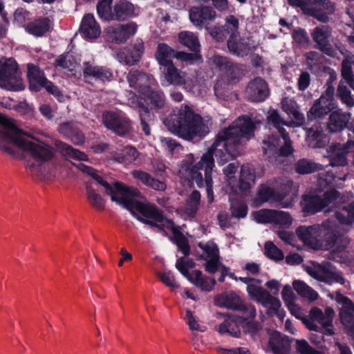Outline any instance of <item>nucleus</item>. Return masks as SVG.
<instances>
[{
    "label": "nucleus",
    "instance_id": "nucleus-20",
    "mask_svg": "<svg viewBox=\"0 0 354 354\" xmlns=\"http://www.w3.org/2000/svg\"><path fill=\"white\" fill-rule=\"evenodd\" d=\"M102 121L107 129L120 136L125 135L130 129V121L120 113L105 112L102 115Z\"/></svg>",
    "mask_w": 354,
    "mask_h": 354
},
{
    "label": "nucleus",
    "instance_id": "nucleus-31",
    "mask_svg": "<svg viewBox=\"0 0 354 354\" xmlns=\"http://www.w3.org/2000/svg\"><path fill=\"white\" fill-rule=\"evenodd\" d=\"M351 118V113L342 112L340 110L333 111L329 117L328 128L331 132H338L343 130Z\"/></svg>",
    "mask_w": 354,
    "mask_h": 354
},
{
    "label": "nucleus",
    "instance_id": "nucleus-27",
    "mask_svg": "<svg viewBox=\"0 0 354 354\" xmlns=\"http://www.w3.org/2000/svg\"><path fill=\"white\" fill-rule=\"evenodd\" d=\"M216 303L221 307L236 310L246 309L245 303L241 297L234 292H225L216 299Z\"/></svg>",
    "mask_w": 354,
    "mask_h": 354
},
{
    "label": "nucleus",
    "instance_id": "nucleus-39",
    "mask_svg": "<svg viewBox=\"0 0 354 354\" xmlns=\"http://www.w3.org/2000/svg\"><path fill=\"white\" fill-rule=\"evenodd\" d=\"M322 128L319 124L313 125L307 130L306 141L312 148H321L325 145L323 140Z\"/></svg>",
    "mask_w": 354,
    "mask_h": 354
},
{
    "label": "nucleus",
    "instance_id": "nucleus-22",
    "mask_svg": "<svg viewBox=\"0 0 354 354\" xmlns=\"http://www.w3.org/2000/svg\"><path fill=\"white\" fill-rule=\"evenodd\" d=\"M285 194H279L277 190L266 185H261L257 193V201L259 203L269 202L270 203H278L283 208L292 207V202H284Z\"/></svg>",
    "mask_w": 354,
    "mask_h": 354
},
{
    "label": "nucleus",
    "instance_id": "nucleus-40",
    "mask_svg": "<svg viewBox=\"0 0 354 354\" xmlns=\"http://www.w3.org/2000/svg\"><path fill=\"white\" fill-rule=\"evenodd\" d=\"M255 174L248 165L241 167L239 179V189L243 193H246L254 184Z\"/></svg>",
    "mask_w": 354,
    "mask_h": 354
},
{
    "label": "nucleus",
    "instance_id": "nucleus-60",
    "mask_svg": "<svg viewBox=\"0 0 354 354\" xmlns=\"http://www.w3.org/2000/svg\"><path fill=\"white\" fill-rule=\"evenodd\" d=\"M195 266L194 262L192 259H185L184 257L179 258L176 263V269L187 279L191 275L189 268H192Z\"/></svg>",
    "mask_w": 354,
    "mask_h": 354
},
{
    "label": "nucleus",
    "instance_id": "nucleus-54",
    "mask_svg": "<svg viewBox=\"0 0 354 354\" xmlns=\"http://www.w3.org/2000/svg\"><path fill=\"white\" fill-rule=\"evenodd\" d=\"M113 0H100L97 6V10L99 17L104 21L113 19V12L112 5Z\"/></svg>",
    "mask_w": 354,
    "mask_h": 354
},
{
    "label": "nucleus",
    "instance_id": "nucleus-29",
    "mask_svg": "<svg viewBox=\"0 0 354 354\" xmlns=\"http://www.w3.org/2000/svg\"><path fill=\"white\" fill-rule=\"evenodd\" d=\"M80 31L88 39H95L101 32L100 26L97 24L93 15L91 14H87L83 17Z\"/></svg>",
    "mask_w": 354,
    "mask_h": 354
},
{
    "label": "nucleus",
    "instance_id": "nucleus-49",
    "mask_svg": "<svg viewBox=\"0 0 354 354\" xmlns=\"http://www.w3.org/2000/svg\"><path fill=\"white\" fill-rule=\"evenodd\" d=\"M75 165L79 170L91 176L98 184L102 185L105 189L106 194L110 190L112 185L109 184L105 180H104V178L98 174L95 169L83 163H79Z\"/></svg>",
    "mask_w": 354,
    "mask_h": 354
},
{
    "label": "nucleus",
    "instance_id": "nucleus-37",
    "mask_svg": "<svg viewBox=\"0 0 354 354\" xmlns=\"http://www.w3.org/2000/svg\"><path fill=\"white\" fill-rule=\"evenodd\" d=\"M132 30L133 28L130 24L118 25L110 27L108 29V32L113 41L116 43H122L130 37Z\"/></svg>",
    "mask_w": 354,
    "mask_h": 354
},
{
    "label": "nucleus",
    "instance_id": "nucleus-62",
    "mask_svg": "<svg viewBox=\"0 0 354 354\" xmlns=\"http://www.w3.org/2000/svg\"><path fill=\"white\" fill-rule=\"evenodd\" d=\"M214 93L218 99L227 100L229 98L227 84L223 80H218L214 86Z\"/></svg>",
    "mask_w": 354,
    "mask_h": 354
},
{
    "label": "nucleus",
    "instance_id": "nucleus-43",
    "mask_svg": "<svg viewBox=\"0 0 354 354\" xmlns=\"http://www.w3.org/2000/svg\"><path fill=\"white\" fill-rule=\"evenodd\" d=\"M335 217L340 224L351 227L354 223V201L336 212Z\"/></svg>",
    "mask_w": 354,
    "mask_h": 354
},
{
    "label": "nucleus",
    "instance_id": "nucleus-12",
    "mask_svg": "<svg viewBox=\"0 0 354 354\" xmlns=\"http://www.w3.org/2000/svg\"><path fill=\"white\" fill-rule=\"evenodd\" d=\"M334 315L335 312L330 307L326 308L324 311L317 307L313 308L309 314L310 320L306 322V326L311 330L321 331L326 335H332L334 333Z\"/></svg>",
    "mask_w": 354,
    "mask_h": 354
},
{
    "label": "nucleus",
    "instance_id": "nucleus-51",
    "mask_svg": "<svg viewBox=\"0 0 354 354\" xmlns=\"http://www.w3.org/2000/svg\"><path fill=\"white\" fill-rule=\"evenodd\" d=\"M333 226L331 235L333 236L334 242L330 244L329 240H326L325 248L328 249L336 246L338 250H344L348 245L349 239L347 236H339L336 234L337 225L334 221H333Z\"/></svg>",
    "mask_w": 354,
    "mask_h": 354
},
{
    "label": "nucleus",
    "instance_id": "nucleus-9",
    "mask_svg": "<svg viewBox=\"0 0 354 354\" xmlns=\"http://www.w3.org/2000/svg\"><path fill=\"white\" fill-rule=\"evenodd\" d=\"M239 280L247 284V292L252 299L261 303L264 307H269L271 312L277 313L281 307L279 299L254 283H261V280L250 277H239Z\"/></svg>",
    "mask_w": 354,
    "mask_h": 354
},
{
    "label": "nucleus",
    "instance_id": "nucleus-34",
    "mask_svg": "<svg viewBox=\"0 0 354 354\" xmlns=\"http://www.w3.org/2000/svg\"><path fill=\"white\" fill-rule=\"evenodd\" d=\"M227 48L231 53L241 57L247 56L251 51L255 50L254 46L251 47L243 39L237 40L236 37L229 38Z\"/></svg>",
    "mask_w": 354,
    "mask_h": 354
},
{
    "label": "nucleus",
    "instance_id": "nucleus-50",
    "mask_svg": "<svg viewBox=\"0 0 354 354\" xmlns=\"http://www.w3.org/2000/svg\"><path fill=\"white\" fill-rule=\"evenodd\" d=\"M293 288L298 295L309 301H315L318 297L317 292L301 281H295Z\"/></svg>",
    "mask_w": 354,
    "mask_h": 354
},
{
    "label": "nucleus",
    "instance_id": "nucleus-38",
    "mask_svg": "<svg viewBox=\"0 0 354 354\" xmlns=\"http://www.w3.org/2000/svg\"><path fill=\"white\" fill-rule=\"evenodd\" d=\"M281 108L290 118L295 120L297 123L301 124L304 120V115L300 113L296 102L289 97H283L281 102Z\"/></svg>",
    "mask_w": 354,
    "mask_h": 354
},
{
    "label": "nucleus",
    "instance_id": "nucleus-61",
    "mask_svg": "<svg viewBox=\"0 0 354 354\" xmlns=\"http://www.w3.org/2000/svg\"><path fill=\"white\" fill-rule=\"evenodd\" d=\"M281 295L283 299L287 304V306L290 310H292L294 308H297V305L294 302L295 294L290 286H285L282 290Z\"/></svg>",
    "mask_w": 354,
    "mask_h": 354
},
{
    "label": "nucleus",
    "instance_id": "nucleus-1",
    "mask_svg": "<svg viewBox=\"0 0 354 354\" xmlns=\"http://www.w3.org/2000/svg\"><path fill=\"white\" fill-rule=\"evenodd\" d=\"M255 122L246 115L240 116L227 128L220 131L208 151L198 162H195L194 155L187 156L180 169L179 176L183 183L192 186L195 183L198 187L203 186L201 172L205 169V183L207 199L209 203L214 201L212 173L214 167V156L218 164L223 165L230 158H235L243 153L246 141L254 136Z\"/></svg>",
    "mask_w": 354,
    "mask_h": 354
},
{
    "label": "nucleus",
    "instance_id": "nucleus-63",
    "mask_svg": "<svg viewBox=\"0 0 354 354\" xmlns=\"http://www.w3.org/2000/svg\"><path fill=\"white\" fill-rule=\"evenodd\" d=\"M56 66L62 68H66L72 71L75 67L76 63L73 61L72 56L69 54L62 55L56 60Z\"/></svg>",
    "mask_w": 354,
    "mask_h": 354
},
{
    "label": "nucleus",
    "instance_id": "nucleus-35",
    "mask_svg": "<svg viewBox=\"0 0 354 354\" xmlns=\"http://www.w3.org/2000/svg\"><path fill=\"white\" fill-rule=\"evenodd\" d=\"M113 20L125 21L131 16L133 6L127 0H118L113 6Z\"/></svg>",
    "mask_w": 354,
    "mask_h": 354
},
{
    "label": "nucleus",
    "instance_id": "nucleus-18",
    "mask_svg": "<svg viewBox=\"0 0 354 354\" xmlns=\"http://www.w3.org/2000/svg\"><path fill=\"white\" fill-rule=\"evenodd\" d=\"M255 219L258 223H275L283 227L290 226L292 222V218L288 212L268 209L256 212Z\"/></svg>",
    "mask_w": 354,
    "mask_h": 354
},
{
    "label": "nucleus",
    "instance_id": "nucleus-28",
    "mask_svg": "<svg viewBox=\"0 0 354 354\" xmlns=\"http://www.w3.org/2000/svg\"><path fill=\"white\" fill-rule=\"evenodd\" d=\"M268 345L274 354H290V343L287 337L274 333L269 339Z\"/></svg>",
    "mask_w": 354,
    "mask_h": 354
},
{
    "label": "nucleus",
    "instance_id": "nucleus-16",
    "mask_svg": "<svg viewBox=\"0 0 354 354\" xmlns=\"http://www.w3.org/2000/svg\"><path fill=\"white\" fill-rule=\"evenodd\" d=\"M27 76L30 90L39 91L42 88H45L48 93L53 95L57 97L59 95L60 92L57 87L46 78L44 72L37 66L28 64Z\"/></svg>",
    "mask_w": 354,
    "mask_h": 354
},
{
    "label": "nucleus",
    "instance_id": "nucleus-15",
    "mask_svg": "<svg viewBox=\"0 0 354 354\" xmlns=\"http://www.w3.org/2000/svg\"><path fill=\"white\" fill-rule=\"evenodd\" d=\"M307 272L312 277L325 283L337 282L344 283V279L341 273L329 262L313 264L307 268Z\"/></svg>",
    "mask_w": 354,
    "mask_h": 354
},
{
    "label": "nucleus",
    "instance_id": "nucleus-5",
    "mask_svg": "<svg viewBox=\"0 0 354 354\" xmlns=\"http://www.w3.org/2000/svg\"><path fill=\"white\" fill-rule=\"evenodd\" d=\"M165 126L174 134L185 140L205 137L209 133L208 127L203 118L187 105L181 106L164 121Z\"/></svg>",
    "mask_w": 354,
    "mask_h": 354
},
{
    "label": "nucleus",
    "instance_id": "nucleus-13",
    "mask_svg": "<svg viewBox=\"0 0 354 354\" xmlns=\"http://www.w3.org/2000/svg\"><path fill=\"white\" fill-rule=\"evenodd\" d=\"M335 88L328 85L319 99L315 101L313 106L307 113L309 120H314L325 116L335 108L334 99Z\"/></svg>",
    "mask_w": 354,
    "mask_h": 354
},
{
    "label": "nucleus",
    "instance_id": "nucleus-2",
    "mask_svg": "<svg viewBox=\"0 0 354 354\" xmlns=\"http://www.w3.org/2000/svg\"><path fill=\"white\" fill-rule=\"evenodd\" d=\"M134 216L165 235H167V230L171 231L173 234L171 239L177 245L178 250L185 256L189 254L190 248L188 240L180 232V227L176 226L171 219L166 218L161 210L149 203L145 198L142 197L140 191L135 188Z\"/></svg>",
    "mask_w": 354,
    "mask_h": 354
},
{
    "label": "nucleus",
    "instance_id": "nucleus-53",
    "mask_svg": "<svg viewBox=\"0 0 354 354\" xmlns=\"http://www.w3.org/2000/svg\"><path fill=\"white\" fill-rule=\"evenodd\" d=\"M322 165L311 160L301 159L295 165V170L300 174H307L322 169Z\"/></svg>",
    "mask_w": 354,
    "mask_h": 354
},
{
    "label": "nucleus",
    "instance_id": "nucleus-56",
    "mask_svg": "<svg viewBox=\"0 0 354 354\" xmlns=\"http://www.w3.org/2000/svg\"><path fill=\"white\" fill-rule=\"evenodd\" d=\"M239 22L236 17L230 15L225 18V24L223 28L225 32L226 36L229 35L230 38L237 37V36H239Z\"/></svg>",
    "mask_w": 354,
    "mask_h": 354
},
{
    "label": "nucleus",
    "instance_id": "nucleus-11",
    "mask_svg": "<svg viewBox=\"0 0 354 354\" xmlns=\"http://www.w3.org/2000/svg\"><path fill=\"white\" fill-rule=\"evenodd\" d=\"M155 57L159 64L163 68L173 64L172 59L174 57L190 64L202 62V58L199 54L176 52L166 44H158Z\"/></svg>",
    "mask_w": 354,
    "mask_h": 354
},
{
    "label": "nucleus",
    "instance_id": "nucleus-33",
    "mask_svg": "<svg viewBox=\"0 0 354 354\" xmlns=\"http://www.w3.org/2000/svg\"><path fill=\"white\" fill-rule=\"evenodd\" d=\"M134 178L156 191L163 192L167 188L164 181L154 178L151 174L143 171H134Z\"/></svg>",
    "mask_w": 354,
    "mask_h": 354
},
{
    "label": "nucleus",
    "instance_id": "nucleus-7",
    "mask_svg": "<svg viewBox=\"0 0 354 354\" xmlns=\"http://www.w3.org/2000/svg\"><path fill=\"white\" fill-rule=\"evenodd\" d=\"M333 221L327 220L322 225H313L310 226H299L296 230V234L304 245L315 249H322L325 247L326 240H329L330 243L334 242L331 235L333 230Z\"/></svg>",
    "mask_w": 354,
    "mask_h": 354
},
{
    "label": "nucleus",
    "instance_id": "nucleus-58",
    "mask_svg": "<svg viewBox=\"0 0 354 354\" xmlns=\"http://www.w3.org/2000/svg\"><path fill=\"white\" fill-rule=\"evenodd\" d=\"M231 214L234 218H244L248 213V207L246 204L242 201H233L231 202Z\"/></svg>",
    "mask_w": 354,
    "mask_h": 354
},
{
    "label": "nucleus",
    "instance_id": "nucleus-42",
    "mask_svg": "<svg viewBox=\"0 0 354 354\" xmlns=\"http://www.w3.org/2000/svg\"><path fill=\"white\" fill-rule=\"evenodd\" d=\"M83 73L84 77H92L101 81L110 80L112 77V73L108 69L91 64H86Z\"/></svg>",
    "mask_w": 354,
    "mask_h": 354
},
{
    "label": "nucleus",
    "instance_id": "nucleus-45",
    "mask_svg": "<svg viewBox=\"0 0 354 354\" xmlns=\"http://www.w3.org/2000/svg\"><path fill=\"white\" fill-rule=\"evenodd\" d=\"M179 42L194 51V53L198 54L200 44L197 36L189 31H183L178 34Z\"/></svg>",
    "mask_w": 354,
    "mask_h": 354
},
{
    "label": "nucleus",
    "instance_id": "nucleus-24",
    "mask_svg": "<svg viewBox=\"0 0 354 354\" xmlns=\"http://www.w3.org/2000/svg\"><path fill=\"white\" fill-rule=\"evenodd\" d=\"M333 11L334 5L329 0H312L308 15L322 23H326L329 20L328 15Z\"/></svg>",
    "mask_w": 354,
    "mask_h": 354
},
{
    "label": "nucleus",
    "instance_id": "nucleus-64",
    "mask_svg": "<svg viewBox=\"0 0 354 354\" xmlns=\"http://www.w3.org/2000/svg\"><path fill=\"white\" fill-rule=\"evenodd\" d=\"M297 351L299 354H324L322 351H317L304 340L297 341Z\"/></svg>",
    "mask_w": 354,
    "mask_h": 354
},
{
    "label": "nucleus",
    "instance_id": "nucleus-19",
    "mask_svg": "<svg viewBox=\"0 0 354 354\" xmlns=\"http://www.w3.org/2000/svg\"><path fill=\"white\" fill-rule=\"evenodd\" d=\"M354 140L349 138L346 144H336L329 147L327 151V157L332 167H344L347 165V154L353 151Z\"/></svg>",
    "mask_w": 354,
    "mask_h": 354
},
{
    "label": "nucleus",
    "instance_id": "nucleus-57",
    "mask_svg": "<svg viewBox=\"0 0 354 354\" xmlns=\"http://www.w3.org/2000/svg\"><path fill=\"white\" fill-rule=\"evenodd\" d=\"M337 95L342 103L346 104L348 107L354 106V98L351 95V91L342 82H339L337 88Z\"/></svg>",
    "mask_w": 354,
    "mask_h": 354
},
{
    "label": "nucleus",
    "instance_id": "nucleus-36",
    "mask_svg": "<svg viewBox=\"0 0 354 354\" xmlns=\"http://www.w3.org/2000/svg\"><path fill=\"white\" fill-rule=\"evenodd\" d=\"M163 73L166 80L171 84L180 86L186 84L185 73L178 70L174 64L163 68Z\"/></svg>",
    "mask_w": 354,
    "mask_h": 354
},
{
    "label": "nucleus",
    "instance_id": "nucleus-59",
    "mask_svg": "<svg viewBox=\"0 0 354 354\" xmlns=\"http://www.w3.org/2000/svg\"><path fill=\"white\" fill-rule=\"evenodd\" d=\"M265 254L270 259L274 261H280L283 259V252L270 241L265 244Z\"/></svg>",
    "mask_w": 354,
    "mask_h": 354
},
{
    "label": "nucleus",
    "instance_id": "nucleus-3",
    "mask_svg": "<svg viewBox=\"0 0 354 354\" xmlns=\"http://www.w3.org/2000/svg\"><path fill=\"white\" fill-rule=\"evenodd\" d=\"M155 79L143 73H134V89L137 90L138 111L140 125L145 135L150 134L148 122L152 119L151 111H158L164 108L166 103L165 93L161 90H153Z\"/></svg>",
    "mask_w": 354,
    "mask_h": 354
},
{
    "label": "nucleus",
    "instance_id": "nucleus-23",
    "mask_svg": "<svg viewBox=\"0 0 354 354\" xmlns=\"http://www.w3.org/2000/svg\"><path fill=\"white\" fill-rule=\"evenodd\" d=\"M248 98L254 102L264 101L269 95V88L267 82L261 77L254 78L246 88Z\"/></svg>",
    "mask_w": 354,
    "mask_h": 354
},
{
    "label": "nucleus",
    "instance_id": "nucleus-4",
    "mask_svg": "<svg viewBox=\"0 0 354 354\" xmlns=\"http://www.w3.org/2000/svg\"><path fill=\"white\" fill-rule=\"evenodd\" d=\"M3 127L1 135L3 138L14 143L24 151L30 153L37 162H46L53 157V149L47 145L19 130L14 121L4 115H0Z\"/></svg>",
    "mask_w": 354,
    "mask_h": 354
},
{
    "label": "nucleus",
    "instance_id": "nucleus-44",
    "mask_svg": "<svg viewBox=\"0 0 354 354\" xmlns=\"http://www.w3.org/2000/svg\"><path fill=\"white\" fill-rule=\"evenodd\" d=\"M57 147L59 151L68 159L77 160H88L87 156L84 153L73 148L71 146L66 143L59 142L57 144Z\"/></svg>",
    "mask_w": 354,
    "mask_h": 354
},
{
    "label": "nucleus",
    "instance_id": "nucleus-48",
    "mask_svg": "<svg viewBox=\"0 0 354 354\" xmlns=\"http://www.w3.org/2000/svg\"><path fill=\"white\" fill-rule=\"evenodd\" d=\"M86 196L88 203L92 207L99 210L104 208V201L100 194L92 187L91 183H86Z\"/></svg>",
    "mask_w": 354,
    "mask_h": 354
},
{
    "label": "nucleus",
    "instance_id": "nucleus-17",
    "mask_svg": "<svg viewBox=\"0 0 354 354\" xmlns=\"http://www.w3.org/2000/svg\"><path fill=\"white\" fill-rule=\"evenodd\" d=\"M111 200L133 214V190L120 182H115L106 194Z\"/></svg>",
    "mask_w": 354,
    "mask_h": 354
},
{
    "label": "nucleus",
    "instance_id": "nucleus-32",
    "mask_svg": "<svg viewBox=\"0 0 354 354\" xmlns=\"http://www.w3.org/2000/svg\"><path fill=\"white\" fill-rule=\"evenodd\" d=\"M192 283L203 291H211L216 285V280L203 274L202 272L194 270L187 279Z\"/></svg>",
    "mask_w": 354,
    "mask_h": 354
},
{
    "label": "nucleus",
    "instance_id": "nucleus-55",
    "mask_svg": "<svg viewBox=\"0 0 354 354\" xmlns=\"http://www.w3.org/2000/svg\"><path fill=\"white\" fill-rule=\"evenodd\" d=\"M346 179V174L342 176H335L333 172L322 173L319 175L317 184L320 189H323L327 186H335L337 180L344 181Z\"/></svg>",
    "mask_w": 354,
    "mask_h": 354
},
{
    "label": "nucleus",
    "instance_id": "nucleus-21",
    "mask_svg": "<svg viewBox=\"0 0 354 354\" xmlns=\"http://www.w3.org/2000/svg\"><path fill=\"white\" fill-rule=\"evenodd\" d=\"M335 300L341 305L339 309V316L341 323L348 330L354 329V304L347 297L337 293Z\"/></svg>",
    "mask_w": 354,
    "mask_h": 354
},
{
    "label": "nucleus",
    "instance_id": "nucleus-47",
    "mask_svg": "<svg viewBox=\"0 0 354 354\" xmlns=\"http://www.w3.org/2000/svg\"><path fill=\"white\" fill-rule=\"evenodd\" d=\"M200 201L201 194L196 190L194 191L187 198L184 207V212L189 218H194L196 214Z\"/></svg>",
    "mask_w": 354,
    "mask_h": 354
},
{
    "label": "nucleus",
    "instance_id": "nucleus-41",
    "mask_svg": "<svg viewBox=\"0 0 354 354\" xmlns=\"http://www.w3.org/2000/svg\"><path fill=\"white\" fill-rule=\"evenodd\" d=\"M332 35V28L328 25L316 26L310 32L311 37L317 47L329 41Z\"/></svg>",
    "mask_w": 354,
    "mask_h": 354
},
{
    "label": "nucleus",
    "instance_id": "nucleus-52",
    "mask_svg": "<svg viewBox=\"0 0 354 354\" xmlns=\"http://www.w3.org/2000/svg\"><path fill=\"white\" fill-rule=\"evenodd\" d=\"M49 29L48 20L46 19H40L35 20L26 27L27 31L37 37L42 36Z\"/></svg>",
    "mask_w": 354,
    "mask_h": 354
},
{
    "label": "nucleus",
    "instance_id": "nucleus-14",
    "mask_svg": "<svg viewBox=\"0 0 354 354\" xmlns=\"http://www.w3.org/2000/svg\"><path fill=\"white\" fill-rule=\"evenodd\" d=\"M202 253L197 255L198 259L205 261V270L209 274H214L218 271L221 262L220 261L219 250L217 245L213 241L198 243Z\"/></svg>",
    "mask_w": 354,
    "mask_h": 354
},
{
    "label": "nucleus",
    "instance_id": "nucleus-6",
    "mask_svg": "<svg viewBox=\"0 0 354 354\" xmlns=\"http://www.w3.org/2000/svg\"><path fill=\"white\" fill-rule=\"evenodd\" d=\"M267 120L268 124L272 125L277 130L283 141V145L280 147L281 139L278 136L273 134L268 136L263 140L262 148L264 154L267 155L268 158L288 156L291 154L293 151L291 140L283 127V126H290V124L284 120L276 110L268 111Z\"/></svg>",
    "mask_w": 354,
    "mask_h": 354
},
{
    "label": "nucleus",
    "instance_id": "nucleus-26",
    "mask_svg": "<svg viewBox=\"0 0 354 354\" xmlns=\"http://www.w3.org/2000/svg\"><path fill=\"white\" fill-rule=\"evenodd\" d=\"M210 63L215 66L219 71L223 72L229 80L236 77L239 72V66L234 64L229 58L218 55H215L209 59Z\"/></svg>",
    "mask_w": 354,
    "mask_h": 354
},
{
    "label": "nucleus",
    "instance_id": "nucleus-10",
    "mask_svg": "<svg viewBox=\"0 0 354 354\" xmlns=\"http://www.w3.org/2000/svg\"><path fill=\"white\" fill-rule=\"evenodd\" d=\"M338 197L339 193L334 189L326 192L322 196L317 194L304 195L301 201L302 211L308 214H314L326 207L335 206Z\"/></svg>",
    "mask_w": 354,
    "mask_h": 354
},
{
    "label": "nucleus",
    "instance_id": "nucleus-8",
    "mask_svg": "<svg viewBox=\"0 0 354 354\" xmlns=\"http://www.w3.org/2000/svg\"><path fill=\"white\" fill-rule=\"evenodd\" d=\"M0 86L15 91L24 88L17 64L12 58H2L0 60Z\"/></svg>",
    "mask_w": 354,
    "mask_h": 354
},
{
    "label": "nucleus",
    "instance_id": "nucleus-25",
    "mask_svg": "<svg viewBox=\"0 0 354 354\" xmlns=\"http://www.w3.org/2000/svg\"><path fill=\"white\" fill-rule=\"evenodd\" d=\"M216 12L210 6L194 7L189 10L191 21L199 28H203L215 19Z\"/></svg>",
    "mask_w": 354,
    "mask_h": 354
},
{
    "label": "nucleus",
    "instance_id": "nucleus-30",
    "mask_svg": "<svg viewBox=\"0 0 354 354\" xmlns=\"http://www.w3.org/2000/svg\"><path fill=\"white\" fill-rule=\"evenodd\" d=\"M240 326H242V319L229 316L220 324L218 332L221 335L228 334L233 337H239L241 335Z\"/></svg>",
    "mask_w": 354,
    "mask_h": 354
},
{
    "label": "nucleus",
    "instance_id": "nucleus-46",
    "mask_svg": "<svg viewBox=\"0 0 354 354\" xmlns=\"http://www.w3.org/2000/svg\"><path fill=\"white\" fill-rule=\"evenodd\" d=\"M279 189L277 191L279 194H285L286 197H289V200L286 202H292V205L294 203V198L297 196L298 193V187L293 183L292 180L288 178L280 180Z\"/></svg>",
    "mask_w": 354,
    "mask_h": 354
}]
</instances>
